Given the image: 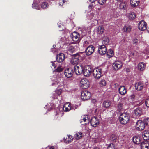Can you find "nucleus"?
I'll return each instance as SVG.
<instances>
[{
	"label": "nucleus",
	"instance_id": "1",
	"mask_svg": "<svg viewBox=\"0 0 149 149\" xmlns=\"http://www.w3.org/2000/svg\"><path fill=\"white\" fill-rule=\"evenodd\" d=\"M71 105L68 103H67L65 104L63 108H60L57 109L56 112H55L54 115L56 118H60L63 114V111L67 112L69 111L71 109Z\"/></svg>",
	"mask_w": 149,
	"mask_h": 149
},
{
	"label": "nucleus",
	"instance_id": "2",
	"mask_svg": "<svg viewBox=\"0 0 149 149\" xmlns=\"http://www.w3.org/2000/svg\"><path fill=\"white\" fill-rule=\"evenodd\" d=\"M82 55V53L81 52L72 55L70 63L73 65H77L79 62L82 60L83 58L81 56Z\"/></svg>",
	"mask_w": 149,
	"mask_h": 149
},
{
	"label": "nucleus",
	"instance_id": "3",
	"mask_svg": "<svg viewBox=\"0 0 149 149\" xmlns=\"http://www.w3.org/2000/svg\"><path fill=\"white\" fill-rule=\"evenodd\" d=\"M130 116L128 113H126L121 114L119 117V121L122 124L125 125L129 121Z\"/></svg>",
	"mask_w": 149,
	"mask_h": 149
},
{
	"label": "nucleus",
	"instance_id": "4",
	"mask_svg": "<svg viewBox=\"0 0 149 149\" xmlns=\"http://www.w3.org/2000/svg\"><path fill=\"white\" fill-rule=\"evenodd\" d=\"M93 74L95 78L100 79L103 75L102 69L100 67L96 68L93 70Z\"/></svg>",
	"mask_w": 149,
	"mask_h": 149
},
{
	"label": "nucleus",
	"instance_id": "5",
	"mask_svg": "<svg viewBox=\"0 0 149 149\" xmlns=\"http://www.w3.org/2000/svg\"><path fill=\"white\" fill-rule=\"evenodd\" d=\"M145 127L144 123L141 120H138L136 123V130L138 131L143 130Z\"/></svg>",
	"mask_w": 149,
	"mask_h": 149
},
{
	"label": "nucleus",
	"instance_id": "6",
	"mask_svg": "<svg viewBox=\"0 0 149 149\" xmlns=\"http://www.w3.org/2000/svg\"><path fill=\"white\" fill-rule=\"evenodd\" d=\"M80 85L82 88L86 89L89 87V82L87 79H83L81 80Z\"/></svg>",
	"mask_w": 149,
	"mask_h": 149
},
{
	"label": "nucleus",
	"instance_id": "7",
	"mask_svg": "<svg viewBox=\"0 0 149 149\" xmlns=\"http://www.w3.org/2000/svg\"><path fill=\"white\" fill-rule=\"evenodd\" d=\"M92 72V69L90 65L86 66L83 70L84 75L86 77L89 76Z\"/></svg>",
	"mask_w": 149,
	"mask_h": 149
},
{
	"label": "nucleus",
	"instance_id": "8",
	"mask_svg": "<svg viewBox=\"0 0 149 149\" xmlns=\"http://www.w3.org/2000/svg\"><path fill=\"white\" fill-rule=\"evenodd\" d=\"M71 36L73 41L79 43L80 40V35L77 32H74L71 35Z\"/></svg>",
	"mask_w": 149,
	"mask_h": 149
},
{
	"label": "nucleus",
	"instance_id": "9",
	"mask_svg": "<svg viewBox=\"0 0 149 149\" xmlns=\"http://www.w3.org/2000/svg\"><path fill=\"white\" fill-rule=\"evenodd\" d=\"M81 98L84 101L90 98L91 97V93L87 90H85L81 93Z\"/></svg>",
	"mask_w": 149,
	"mask_h": 149
},
{
	"label": "nucleus",
	"instance_id": "10",
	"mask_svg": "<svg viewBox=\"0 0 149 149\" xmlns=\"http://www.w3.org/2000/svg\"><path fill=\"white\" fill-rule=\"evenodd\" d=\"M74 73V70L71 68H68L65 70L64 74L66 77L70 78L72 77Z\"/></svg>",
	"mask_w": 149,
	"mask_h": 149
},
{
	"label": "nucleus",
	"instance_id": "11",
	"mask_svg": "<svg viewBox=\"0 0 149 149\" xmlns=\"http://www.w3.org/2000/svg\"><path fill=\"white\" fill-rule=\"evenodd\" d=\"M138 26L139 29L141 31H144L147 28V24L145 21L143 20L139 22Z\"/></svg>",
	"mask_w": 149,
	"mask_h": 149
},
{
	"label": "nucleus",
	"instance_id": "12",
	"mask_svg": "<svg viewBox=\"0 0 149 149\" xmlns=\"http://www.w3.org/2000/svg\"><path fill=\"white\" fill-rule=\"evenodd\" d=\"M95 47L92 45L88 46L86 49L85 52L87 56H89L92 54L94 52Z\"/></svg>",
	"mask_w": 149,
	"mask_h": 149
},
{
	"label": "nucleus",
	"instance_id": "13",
	"mask_svg": "<svg viewBox=\"0 0 149 149\" xmlns=\"http://www.w3.org/2000/svg\"><path fill=\"white\" fill-rule=\"evenodd\" d=\"M122 63L120 61H117L115 62L113 65V69L116 70L120 69L122 67Z\"/></svg>",
	"mask_w": 149,
	"mask_h": 149
},
{
	"label": "nucleus",
	"instance_id": "14",
	"mask_svg": "<svg viewBox=\"0 0 149 149\" xmlns=\"http://www.w3.org/2000/svg\"><path fill=\"white\" fill-rule=\"evenodd\" d=\"M107 51L106 47L104 45L99 46L98 47V52L100 55H102L105 54L106 53Z\"/></svg>",
	"mask_w": 149,
	"mask_h": 149
},
{
	"label": "nucleus",
	"instance_id": "15",
	"mask_svg": "<svg viewBox=\"0 0 149 149\" xmlns=\"http://www.w3.org/2000/svg\"><path fill=\"white\" fill-rule=\"evenodd\" d=\"M133 113L136 118L139 117L142 114V109L140 107H138L134 110Z\"/></svg>",
	"mask_w": 149,
	"mask_h": 149
},
{
	"label": "nucleus",
	"instance_id": "16",
	"mask_svg": "<svg viewBox=\"0 0 149 149\" xmlns=\"http://www.w3.org/2000/svg\"><path fill=\"white\" fill-rule=\"evenodd\" d=\"M83 67L81 65L78 66L76 65L74 67V71L77 75H79L82 74L83 72Z\"/></svg>",
	"mask_w": 149,
	"mask_h": 149
},
{
	"label": "nucleus",
	"instance_id": "17",
	"mask_svg": "<svg viewBox=\"0 0 149 149\" xmlns=\"http://www.w3.org/2000/svg\"><path fill=\"white\" fill-rule=\"evenodd\" d=\"M99 120L96 117H93L90 121L91 125L93 127H96L99 124Z\"/></svg>",
	"mask_w": 149,
	"mask_h": 149
},
{
	"label": "nucleus",
	"instance_id": "18",
	"mask_svg": "<svg viewBox=\"0 0 149 149\" xmlns=\"http://www.w3.org/2000/svg\"><path fill=\"white\" fill-rule=\"evenodd\" d=\"M142 138L139 136H134L132 138V141L134 144H139L142 142Z\"/></svg>",
	"mask_w": 149,
	"mask_h": 149
},
{
	"label": "nucleus",
	"instance_id": "19",
	"mask_svg": "<svg viewBox=\"0 0 149 149\" xmlns=\"http://www.w3.org/2000/svg\"><path fill=\"white\" fill-rule=\"evenodd\" d=\"M56 58V60L58 62H62L65 59V55L63 53H60L57 55Z\"/></svg>",
	"mask_w": 149,
	"mask_h": 149
},
{
	"label": "nucleus",
	"instance_id": "20",
	"mask_svg": "<svg viewBox=\"0 0 149 149\" xmlns=\"http://www.w3.org/2000/svg\"><path fill=\"white\" fill-rule=\"evenodd\" d=\"M140 146L141 149H148L149 144L148 143L147 141L144 140V141L141 142Z\"/></svg>",
	"mask_w": 149,
	"mask_h": 149
},
{
	"label": "nucleus",
	"instance_id": "21",
	"mask_svg": "<svg viewBox=\"0 0 149 149\" xmlns=\"http://www.w3.org/2000/svg\"><path fill=\"white\" fill-rule=\"evenodd\" d=\"M143 84L141 82L136 83L135 84V88L138 91H140L143 88Z\"/></svg>",
	"mask_w": 149,
	"mask_h": 149
},
{
	"label": "nucleus",
	"instance_id": "22",
	"mask_svg": "<svg viewBox=\"0 0 149 149\" xmlns=\"http://www.w3.org/2000/svg\"><path fill=\"white\" fill-rule=\"evenodd\" d=\"M119 93L122 95H124L127 92L125 87L123 86H120L118 89Z\"/></svg>",
	"mask_w": 149,
	"mask_h": 149
},
{
	"label": "nucleus",
	"instance_id": "23",
	"mask_svg": "<svg viewBox=\"0 0 149 149\" xmlns=\"http://www.w3.org/2000/svg\"><path fill=\"white\" fill-rule=\"evenodd\" d=\"M143 138L144 140H147L149 139V130H146L143 133Z\"/></svg>",
	"mask_w": 149,
	"mask_h": 149
},
{
	"label": "nucleus",
	"instance_id": "24",
	"mask_svg": "<svg viewBox=\"0 0 149 149\" xmlns=\"http://www.w3.org/2000/svg\"><path fill=\"white\" fill-rule=\"evenodd\" d=\"M140 0H130V3L132 7H135L139 4Z\"/></svg>",
	"mask_w": 149,
	"mask_h": 149
},
{
	"label": "nucleus",
	"instance_id": "25",
	"mask_svg": "<svg viewBox=\"0 0 149 149\" xmlns=\"http://www.w3.org/2000/svg\"><path fill=\"white\" fill-rule=\"evenodd\" d=\"M104 31V28L102 26H100L97 28L96 33L97 34H102Z\"/></svg>",
	"mask_w": 149,
	"mask_h": 149
},
{
	"label": "nucleus",
	"instance_id": "26",
	"mask_svg": "<svg viewBox=\"0 0 149 149\" xmlns=\"http://www.w3.org/2000/svg\"><path fill=\"white\" fill-rule=\"evenodd\" d=\"M76 50L75 46L73 45L72 44H70L68 46V51L72 53L74 52Z\"/></svg>",
	"mask_w": 149,
	"mask_h": 149
},
{
	"label": "nucleus",
	"instance_id": "27",
	"mask_svg": "<svg viewBox=\"0 0 149 149\" xmlns=\"http://www.w3.org/2000/svg\"><path fill=\"white\" fill-rule=\"evenodd\" d=\"M106 55L108 58H110L113 57L114 55V52L111 49H109L106 52Z\"/></svg>",
	"mask_w": 149,
	"mask_h": 149
},
{
	"label": "nucleus",
	"instance_id": "28",
	"mask_svg": "<svg viewBox=\"0 0 149 149\" xmlns=\"http://www.w3.org/2000/svg\"><path fill=\"white\" fill-rule=\"evenodd\" d=\"M146 65L144 63L141 62L139 63L138 66V70L142 71L145 68Z\"/></svg>",
	"mask_w": 149,
	"mask_h": 149
},
{
	"label": "nucleus",
	"instance_id": "29",
	"mask_svg": "<svg viewBox=\"0 0 149 149\" xmlns=\"http://www.w3.org/2000/svg\"><path fill=\"white\" fill-rule=\"evenodd\" d=\"M58 80V79L57 81H54V83L52 84V85L56 86V87H59L61 86L62 85V81H61V79H59Z\"/></svg>",
	"mask_w": 149,
	"mask_h": 149
},
{
	"label": "nucleus",
	"instance_id": "30",
	"mask_svg": "<svg viewBox=\"0 0 149 149\" xmlns=\"http://www.w3.org/2000/svg\"><path fill=\"white\" fill-rule=\"evenodd\" d=\"M102 43L103 45H107L109 42V39L108 37L104 36L102 38Z\"/></svg>",
	"mask_w": 149,
	"mask_h": 149
},
{
	"label": "nucleus",
	"instance_id": "31",
	"mask_svg": "<svg viewBox=\"0 0 149 149\" xmlns=\"http://www.w3.org/2000/svg\"><path fill=\"white\" fill-rule=\"evenodd\" d=\"M86 116L84 115L83 116V118L81 119L80 120V123L82 125H85L87 124L89 122L88 120L86 118Z\"/></svg>",
	"mask_w": 149,
	"mask_h": 149
},
{
	"label": "nucleus",
	"instance_id": "32",
	"mask_svg": "<svg viewBox=\"0 0 149 149\" xmlns=\"http://www.w3.org/2000/svg\"><path fill=\"white\" fill-rule=\"evenodd\" d=\"M127 16L130 20H133L135 18L136 15L134 13L131 12L128 14Z\"/></svg>",
	"mask_w": 149,
	"mask_h": 149
},
{
	"label": "nucleus",
	"instance_id": "33",
	"mask_svg": "<svg viewBox=\"0 0 149 149\" xmlns=\"http://www.w3.org/2000/svg\"><path fill=\"white\" fill-rule=\"evenodd\" d=\"M123 103H118L116 106V108L117 110L119 112H120L123 109Z\"/></svg>",
	"mask_w": 149,
	"mask_h": 149
},
{
	"label": "nucleus",
	"instance_id": "34",
	"mask_svg": "<svg viewBox=\"0 0 149 149\" xmlns=\"http://www.w3.org/2000/svg\"><path fill=\"white\" fill-rule=\"evenodd\" d=\"M111 102L109 101H104L103 103V106L105 108L109 107L111 104Z\"/></svg>",
	"mask_w": 149,
	"mask_h": 149
},
{
	"label": "nucleus",
	"instance_id": "35",
	"mask_svg": "<svg viewBox=\"0 0 149 149\" xmlns=\"http://www.w3.org/2000/svg\"><path fill=\"white\" fill-rule=\"evenodd\" d=\"M120 8L121 9L126 10L127 9V4L125 2H121L119 6Z\"/></svg>",
	"mask_w": 149,
	"mask_h": 149
},
{
	"label": "nucleus",
	"instance_id": "36",
	"mask_svg": "<svg viewBox=\"0 0 149 149\" xmlns=\"http://www.w3.org/2000/svg\"><path fill=\"white\" fill-rule=\"evenodd\" d=\"M131 29L132 28L131 26L127 25H125L124 28V32H129L131 31Z\"/></svg>",
	"mask_w": 149,
	"mask_h": 149
},
{
	"label": "nucleus",
	"instance_id": "37",
	"mask_svg": "<svg viewBox=\"0 0 149 149\" xmlns=\"http://www.w3.org/2000/svg\"><path fill=\"white\" fill-rule=\"evenodd\" d=\"M107 83L105 80L104 79H101L100 81L99 84L101 87H103L106 86Z\"/></svg>",
	"mask_w": 149,
	"mask_h": 149
},
{
	"label": "nucleus",
	"instance_id": "38",
	"mask_svg": "<svg viewBox=\"0 0 149 149\" xmlns=\"http://www.w3.org/2000/svg\"><path fill=\"white\" fill-rule=\"evenodd\" d=\"M74 136L76 139L78 140L82 137V134L81 132H79L75 134Z\"/></svg>",
	"mask_w": 149,
	"mask_h": 149
},
{
	"label": "nucleus",
	"instance_id": "39",
	"mask_svg": "<svg viewBox=\"0 0 149 149\" xmlns=\"http://www.w3.org/2000/svg\"><path fill=\"white\" fill-rule=\"evenodd\" d=\"M146 126H149V118H147L143 119V120Z\"/></svg>",
	"mask_w": 149,
	"mask_h": 149
},
{
	"label": "nucleus",
	"instance_id": "40",
	"mask_svg": "<svg viewBox=\"0 0 149 149\" xmlns=\"http://www.w3.org/2000/svg\"><path fill=\"white\" fill-rule=\"evenodd\" d=\"M48 4L47 3L43 2L42 3L41 6L42 8L46 9L48 8Z\"/></svg>",
	"mask_w": 149,
	"mask_h": 149
},
{
	"label": "nucleus",
	"instance_id": "41",
	"mask_svg": "<svg viewBox=\"0 0 149 149\" xmlns=\"http://www.w3.org/2000/svg\"><path fill=\"white\" fill-rule=\"evenodd\" d=\"M110 138L111 141L115 142L117 139V137L115 134H112Z\"/></svg>",
	"mask_w": 149,
	"mask_h": 149
},
{
	"label": "nucleus",
	"instance_id": "42",
	"mask_svg": "<svg viewBox=\"0 0 149 149\" xmlns=\"http://www.w3.org/2000/svg\"><path fill=\"white\" fill-rule=\"evenodd\" d=\"M63 70V68H61V66L60 65H59L57 68L55 70V71L56 72H62Z\"/></svg>",
	"mask_w": 149,
	"mask_h": 149
},
{
	"label": "nucleus",
	"instance_id": "43",
	"mask_svg": "<svg viewBox=\"0 0 149 149\" xmlns=\"http://www.w3.org/2000/svg\"><path fill=\"white\" fill-rule=\"evenodd\" d=\"M114 146V144L111 143L108 146L107 149H116Z\"/></svg>",
	"mask_w": 149,
	"mask_h": 149
},
{
	"label": "nucleus",
	"instance_id": "44",
	"mask_svg": "<svg viewBox=\"0 0 149 149\" xmlns=\"http://www.w3.org/2000/svg\"><path fill=\"white\" fill-rule=\"evenodd\" d=\"M107 0H97V1L99 4L102 5L105 3Z\"/></svg>",
	"mask_w": 149,
	"mask_h": 149
},
{
	"label": "nucleus",
	"instance_id": "45",
	"mask_svg": "<svg viewBox=\"0 0 149 149\" xmlns=\"http://www.w3.org/2000/svg\"><path fill=\"white\" fill-rule=\"evenodd\" d=\"M145 104L148 108H149V98L147 99L145 101Z\"/></svg>",
	"mask_w": 149,
	"mask_h": 149
},
{
	"label": "nucleus",
	"instance_id": "46",
	"mask_svg": "<svg viewBox=\"0 0 149 149\" xmlns=\"http://www.w3.org/2000/svg\"><path fill=\"white\" fill-rule=\"evenodd\" d=\"M138 40L136 39H134L133 40V43L134 44L137 45L138 44Z\"/></svg>",
	"mask_w": 149,
	"mask_h": 149
},
{
	"label": "nucleus",
	"instance_id": "47",
	"mask_svg": "<svg viewBox=\"0 0 149 149\" xmlns=\"http://www.w3.org/2000/svg\"><path fill=\"white\" fill-rule=\"evenodd\" d=\"M88 8L90 9H93L94 8V5L92 3L90 4L89 5Z\"/></svg>",
	"mask_w": 149,
	"mask_h": 149
},
{
	"label": "nucleus",
	"instance_id": "48",
	"mask_svg": "<svg viewBox=\"0 0 149 149\" xmlns=\"http://www.w3.org/2000/svg\"><path fill=\"white\" fill-rule=\"evenodd\" d=\"M68 138L70 139V141L69 140L68 141H68V143H69V141H72L73 139V137H72L71 135H69L68 136Z\"/></svg>",
	"mask_w": 149,
	"mask_h": 149
},
{
	"label": "nucleus",
	"instance_id": "49",
	"mask_svg": "<svg viewBox=\"0 0 149 149\" xmlns=\"http://www.w3.org/2000/svg\"><path fill=\"white\" fill-rule=\"evenodd\" d=\"M109 120H110V122H109L110 123L112 124L113 123H114V122L113 121V118H109Z\"/></svg>",
	"mask_w": 149,
	"mask_h": 149
},
{
	"label": "nucleus",
	"instance_id": "50",
	"mask_svg": "<svg viewBox=\"0 0 149 149\" xmlns=\"http://www.w3.org/2000/svg\"><path fill=\"white\" fill-rule=\"evenodd\" d=\"M51 63H52V65L54 68H56V65H55V64L54 63L53 61H51Z\"/></svg>",
	"mask_w": 149,
	"mask_h": 149
},
{
	"label": "nucleus",
	"instance_id": "51",
	"mask_svg": "<svg viewBox=\"0 0 149 149\" xmlns=\"http://www.w3.org/2000/svg\"><path fill=\"white\" fill-rule=\"evenodd\" d=\"M125 71L126 72H130V68H126L125 69Z\"/></svg>",
	"mask_w": 149,
	"mask_h": 149
},
{
	"label": "nucleus",
	"instance_id": "52",
	"mask_svg": "<svg viewBox=\"0 0 149 149\" xmlns=\"http://www.w3.org/2000/svg\"><path fill=\"white\" fill-rule=\"evenodd\" d=\"M130 97H131V99H134L135 98V95L134 94L132 95H131Z\"/></svg>",
	"mask_w": 149,
	"mask_h": 149
},
{
	"label": "nucleus",
	"instance_id": "53",
	"mask_svg": "<svg viewBox=\"0 0 149 149\" xmlns=\"http://www.w3.org/2000/svg\"><path fill=\"white\" fill-rule=\"evenodd\" d=\"M89 44V42L87 41H86L84 42V45H88Z\"/></svg>",
	"mask_w": 149,
	"mask_h": 149
},
{
	"label": "nucleus",
	"instance_id": "54",
	"mask_svg": "<svg viewBox=\"0 0 149 149\" xmlns=\"http://www.w3.org/2000/svg\"><path fill=\"white\" fill-rule=\"evenodd\" d=\"M90 2H91L92 3H93L95 2L96 0H89Z\"/></svg>",
	"mask_w": 149,
	"mask_h": 149
},
{
	"label": "nucleus",
	"instance_id": "55",
	"mask_svg": "<svg viewBox=\"0 0 149 149\" xmlns=\"http://www.w3.org/2000/svg\"><path fill=\"white\" fill-rule=\"evenodd\" d=\"M92 102H96V100H95L93 99L92 100Z\"/></svg>",
	"mask_w": 149,
	"mask_h": 149
},
{
	"label": "nucleus",
	"instance_id": "56",
	"mask_svg": "<svg viewBox=\"0 0 149 149\" xmlns=\"http://www.w3.org/2000/svg\"><path fill=\"white\" fill-rule=\"evenodd\" d=\"M93 149H99V148L97 147H95V148H94Z\"/></svg>",
	"mask_w": 149,
	"mask_h": 149
},
{
	"label": "nucleus",
	"instance_id": "57",
	"mask_svg": "<svg viewBox=\"0 0 149 149\" xmlns=\"http://www.w3.org/2000/svg\"><path fill=\"white\" fill-rule=\"evenodd\" d=\"M50 149H54V148L53 147H51L50 148Z\"/></svg>",
	"mask_w": 149,
	"mask_h": 149
},
{
	"label": "nucleus",
	"instance_id": "58",
	"mask_svg": "<svg viewBox=\"0 0 149 149\" xmlns=\"http://www.w3.org/2000/svg\"><path fill=\"white\" fill-rule=\"evenodd\" d=\"M56 46L55 45H53V47H56Z\"/></svg>",
	"mask_w": 149,
	"mask_h": 149
},
{
	"label": "nucleus",
	"instance_id": "59",
	"mask_svg": "<svg viewBox=\"0 0 149 149\" xmlns=\"http://www.w3.org/2000/svg\"><path fill=\"white\" fill-rule=\"evenodd\" d=\"M63 3H65V1H64V0H63Z\"/></svg>",
	"mask_w": 149,
	"mask_h": 149
}]
</instances>
